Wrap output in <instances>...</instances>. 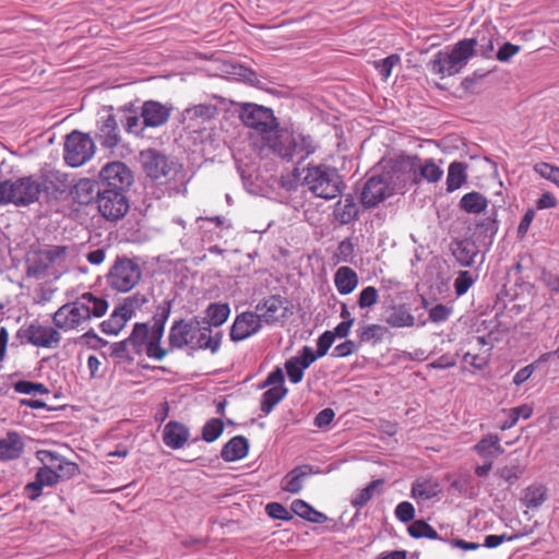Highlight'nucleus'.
Masks as SVG:
<instances>
[{
  "label": "nucleus",
  "mask_w": 559,
  "mask_h": 559,
  "mask_svg": "<svg viewBox=\"0 0 559 559\" xmlns=\"http://www.w3.org/2000/svg\"><path fill=\"white\" fill-rule=\"evenodd\" d=\"M183 115L187 119L205 122L217 115V107L211 104H199L187 108Z\"/></svg>",
  "instance_id": "nucleus-40"
},
{
  "label": "nucleus",
  "mask_w": 559,
  "mask_h": 559,
  "mask_svg": "<svg viewBox=\"0 0 559 559\" xmlns=\"http://www.w3.org/2000/svg\"><path fill=\"white\" fill-rule=\"evenodd\" d=\"M67 250L66 246H51L32 252L27 258V275L34 277L44 275L52 265L64 261Z\"/></svg>",
  "instance_id": "nucleus-13"
},
{
  "label": "nucleus",
  "mask_w": 559,
  "mask_h": 559,
  "mask_svg": "<svg viewBox=\"0 0 559 559\" xmlns=\"http://www.w3.org/2000/svg\"><path fill=\"white\" fill-rule=\"evenodd\" d=\"M290 508L296 515L311 523L321 524L328 520L325 514L316 510L308 502L301 499L294 500Z\"/></svg>",
  "instance_id": "nucleus-35"
},
{
  "label": "nucleus",
  "mask_w": 559,
  "mask_h": 559,
  "mask_svg": "<svg viewBox=\"0 0 559 559\" xmlns=\"http://www.w3.org/2000/svg\"><path fill=\"white\" fill-rule=\"evenodd\" d=\"M97 194L98 211L105 218L117 221L128 212L129 202L124 191L102 188Z\"/></svg>",
  "instance_id": "nucleus-14"
},
{
  "label": "nucleus",
  "mask_w": 559,
  "mask_h": 559,
  "mask_svg": "<svg viewBox=\"0 0 559 559\" xmlns=\"http://www.w3.org/2000/svg\"><path fill=\"white\" fill-rule=\"evenodd\" d=\"M285 369L292 383L297 384L302 380L305 368H301L299 358L292 357L288 359L285 364Z\"/></svg>",
  "instance_id": "nucleus-53"
},
{
  "label": "nucleus",
  "mask_w": 559,
  "mask_h": 559,
  "mask_svg": "<svg viewBox=\"0 0 559 559\" xmlns=\"http://www.w3.org/2000/svg\"><path fill=\"white\" fill-rule=\"evenodd\" d=\"M453 254L461 265L471 266L475 261L477 250L474 245L460 242Z\"/></svg>",
  "instance_id": "nucleus-45"
},
{
  "label": "nucleus",
  "mask_w": 559,
  "mask_h": 559,
  "mask_svg": "<svg viewBox=\"0 0 559 559\" xmlns=\"http://www.w3.org/2000/svg\"><path fill=\"white\" fill-rule=\"evenodd\" d=\"M354 245L350 239L342 240L335 253L336 262H349L354 257Z\"/></svg>",
  "instance_id": "nucleus-56"
},
{
  "label": "nucleus",
  "mask_w": 559,
  "mask_h": 559,
  "mask_svg": "<svg viewBox=\"0 0 559 559\" xmlns=\"http://www.w3.org/2000/svg\"><path fill=\"white\" fill-rule=\"evenodd\" d=\"M474 280L468 271H461L454 281V289L457 296L464 295L473 285Z\"/></svg>",
  "instance_id": "nucleus-57"
},
{
  "label": "nucleus",
  "mask_w": 559,
  "mask_h": 559,
  "mask_svg": "<svg viewBox=\"0 0 559 559\" xmlns=\"http://www.w3.org/2000/svg\"><path fill=\"white\" fill-rule=\"evenodd\" d=\"M56 326L41 325L40 323H32L26 329L25 334L28 342L37 347H52L61 341V335Z\"/></svg>",
  "instance_id": "nucleus-19"
},
{
  "label": "nucleus",
  "mask_w": 559,
  "mask_h": 559,
  "mask_svg": "<svg viewBox=\"0 0 559 559\" xmlns=\"http://www.w3.org/2000/svg\"><path fill=\"white\" fill-rule=\"evenodd\" d=\"M414 317L407 310L400 309L389 317L388 323L394 328H403L414 325Z\"/></svg>",
  "instance_id": "nucleus-55"
},
{
  "label": "nucleus",
  "mask_w": 559,
  "mask_h": 559,
  "mask_svg": "<svg viewBox=\"0 0 559 559\" xmlns=\"http://www.w3.org/2000/svg\"><path fill=\"white\" fill-rule=\"evenodd\" d=\"M382 331V328L378 324H369L365 325L358 330V336L361 342L368 343L372 340H379V333Z\"/></svg>",
  "instance_id": "nucleus-62"
},
{
  "label": "nucleus",
  "mask_w": 559,
  "mask_h": 559,
  "mask_svg": "<svg viewBox=\"0 0 559 559\" xmlns=\"http://www.w3.org/2000/svg\"><path fill=\"white\" fill-rule=\"evenodd\" d=\"M335 340V333L332 331H325L320 337L318 338L317 343V353L318 356H324L329 348L332 346Z\"/></svg>",
  "instance_id": "nucleus-63"
},
{
  "label": "nucleus",
  "mask_w": 559,
  "mask_h": 559,
  "mask_svg": "<svg viewBox=\"0 0 559 559\" xmlns=\"http://www.w3.org/2000/svg\"><path fill=\"white\" fill-rule=\"evenodd\" d=\"M170 314V302L164 301L156 309L153 318V325L136 323L128 341L133 354L145 353L148 358L162 360L170 352L163 348L160 341L164 335L165 323Z\"/></svg>",
  "instance_id": "nucleus-2"
},
{
  "label": "nucleus",
  "mask_w": 559,
  "mask_h": 559,
  "mask_svg": "<svg viewBox=\"0 0 559 559\" xmlns=\"http://www.w3.org/2000/svg\"><path fill=\"white\" fill-rule=\"evenodd\" d=\"M468 350L464 354L463 360L476 369L487 366L491 354L492 345L485 336H473L468 342Z\"/></svg>",
  "instance_id": "nucleus-18"
},
{
  "label": "nucleus",
  "mask_w": 559,
  "mask_h": 559,
  "mask_svg": "<svg viewBox=\"0 0 559 559\" xmlns=\"http://www.w3.org/2000/svg\"><path fill=\"white\" fill-rule=\"evenodd\" d=\"M205 314V318H201V320L207 322L209 328L221 326L227 321L230 308L228 304L213 302L206 308Z\"/></svg>",
  "instance_id": "nucleus-34"
},
{
  "label": "nucleus",
  "mask_w": 559,
  "mask_h": 559,
  "mask_svg": "<svg viewBox=\"0 0 559 559\" xmlns=\"http://www.w3.org/2000/svg\"><path fill=\"white\" fill-rule=\"evenodd\" d=\"M23 450V440L15 431H9L4 438L0 439V460L17 459Z\"/></svg>",
  "instance_id": "nucleus-29"
},
{
  "label": "nucleus",
  "mask_w": 559,
  "mask_h": 559,
  "mask_svg": "<svg viewBox=\"0 0 559 559\" xmlns=\"http://www.w3.org/2000/svg\"><path fill=\"white\" fill-rule=\"evenodd\" d=\"M383 485V479H377L371 481L365 488H362L352 500L354 507L361 508L366 506L374 496L379 488Z\"/></svg>",
  "instance_id": "nucleus-44"
},
{
  "label": "nucleus",
  "mask_w": 559,
  "mask_h": 559,
  "mask_svg": "<svg viewBox=\"0 0 559 559\" xmlns=\"http://www.w3.org/2000/svg\"><path fill=\"white\" fill-rule=\"evenodd\" d=\"M358 215V207L350 195L340 200L334 207V216L341 224L352 223Z\"/></svg>",
  "instance_id": "nucleus-36"
},
{
  "label": "nucleus",
  "mask_w": 559,
  "mask_h": 559,
  "mask_svg": "<svg viewBox=\"0 0 559 559\" xmlns=\"http://www.w3.org/2000/svg\"><path fill=\"white\" fill-rule=\"evenodd\" d=\"M443 175V170L436 164L432 158H428L423 163L417 162L418 182L426 180L427 182H438Z\"/></svg>",
  "instance_id": "nucleus-38"
},
{
  "label": "nucleus",
  "mask_w": 559,
  "mask_h": 559,
  "mask_svg": "<svg viewBox=\"0 0 559 559\" xmlns=\"http://www.w3.org/2000/svg\"><path fill=\"white\" fill-rule=\"evenodd\" d=\"M476 46V38H465L457 41L451 50L438 51L430 62L431 71L441 79L457 74L474 56Z\"/></svg>",
  "instance_id": "nucleus-5"
},
{
  "label": "nucleus",
  "mask_w": 559,
  "mask_h": 559,
  "mask_svg": "<svg viewBox=\"0 0 559 559\" xmlns=\"http://www.w3.org/2000/svg\"><path fill=\"white\" fill-rule=\"evenodd\" d=\"M395 516L403 523L411 522L415 518V508L411 502L403 501L396 506Z\"/></svg>",
  "instance_id": "nucleus-59"
},
{
  "label": "nucleus",
  "mask_w": 559,
  "mask_h": 559,
  "mask_svg": "<svg viewBox=\"0 0 559 559\" xmlns=\"http://www.w3.org/2000/svg\"><path fill=\"white\" fill-rule=\"evenodd\" d=\"M141 117L143 119L144 127L157 128L168 121L170 117V108L158 102L147 100L142 105Z\"/></svg>",
  "instance_id": "nucleus-22"
},
{
  "label": "nucleus",
  "mask_w": 559,
  "mask_h": 559,
  "mask_svg": "<svg viewBox=\"0 0 559 559\" xmlns=\"http://www.w3.org/2000/svg\"><path fill=\"white\" fill-rule=\"evenodd\" d=\"M265 511L272 519L288 521L292 519L288 510L278 502H271L266 504Z\"/></svg>",
  "instance_id": "nucleus-61"
},
{
  "label": "nucleus",
  "mask_w": 559,
  "mask_h": 559,
  "mask_svg": "<svg viewBox=\"0 0 559 559\" xmlns=\"http://www.w3.org/2000/svg\"><path fill=\"white\" fill-rule=\"evenodd\" d=\"M189 438L190 431L181 423L171 420L164 427L163 441L170 449L177 450L183 448Z\"/></svg>",
  "instance_id": "nucleus-24"
},
{
  "label": "nucleus",
  "mask_w": 559,
  "mask_h": 559,
  "mask_svg": "<svg viewBox=\"0 0 559 559\" xmlns=\"http://www.w3.org/2000/svg\"><path fill=\"white\" fill-rule=\"evenodd\" d=\"M287 394V389L284 385H275L270 388L262 394L260 409L264 414H270L274 406L278 404Z\"/></svg>",
  "instance_id": "nucleus-39"
},
{
  "label": "nucleus",
  "mask_w": 559,
  "mask_h": 559,
  "mask_svg": "<svg viewBox=\"0 0 559 559\" xmlns=\"http://www.w3.org/2000/svg\"><path fill=\"white\" fill-rule=\"evenodd\" d=\"M401 62L399 55H390L384 59L373 61V67L379 71L381 76L386 80L392 73V69Z\"/></svg>",
  "instance_id": "nucleus-49"
},
{
  "label": "nucleus",
  "mask_w": 559,
  "mask_h": 559,
  "mask_svg": "<svg viewBox=\"0 0 559 559\" xmlns=\"http://www.w3.org/2000/svg\"><path fill=\"white\" fill-rule=\"evenodd\" d=\"M304 185L317 198L332 200L342 193L343 180L334 167L325 164H309Z\"/></svg>",
  "instance_id": "nucleus-6"
},
{
  "label": "nucleus",
  "mask_w": 559,
  "mask_h": 559,
  "mask_svg": "<svg viewBox=\"0 0 559 559\" xmlns=\"http://www.w3.org/2000/svg\"><path fill=\"white\" fill-rule=\"evenodd\" d=\"M520 46L511 43H504L497 52V59L501 62L509 61L514 55L520 51Z\"/></svg>",
  "instance_id": "nucleus-64"
},
{
  "label": "nucleus",
  "mask_w": 559,
  "mask_h": 559,
  "mask_svg": "<svg viewBox=\"0 0 559 559\" xmlns=\"http://www.w3.org/2000/svg\"><path fill=\"white\" fill-rule=\"evenodd\" d=\"M140 265L128 258H117L107 275L108 286L119 293L132 290L141 281Z\"/></svg>",
  "instance_id": "nucleus-11"
},
{
  "label": "nucleus",
  "mask_w": 559,
  "mask_h": 559,
  "mask_svg": "<svg viewBox=\"0 0 559 559\" xmlns=\"http://www.w3.org/2000/svg\"><path fill=\"white\" fill-rule=\"evenodd\" d=\"M108 301L92 293H84L75 300L61 306L52 316L55 326L63 332H85L90 336L91 322L104 317Z\"/></svg>",
  "instance_id": "nucleus-1"
},
{
  "label": "nucleus",
  "mask_w": 559,
  "mask_h": 559,
  "mask_svg": "<svg viewBox=\"0 0 559 559\" xmlns=\"http://www.w3.org/2000/svg\"><path fill=\"white\" fill-rule=\"evenodd\" d=\"M358 283V274L349 266H341L334 274V285L340 295H349L356 289Z\"/></svg>",
  "instance_id": "nucleus-28"
},
{
  "label": "nucleus",
  "mask_w": 559,
  "mask_h": 559,
  "mask_svg": "<svg viewBox=\"0 0 559 559\" xmlns=\"http://www.w3.org/2000/svg\"><path fill=\"white\" fill-rule=\"evenodd\" d=\"M534 171L542 178L552 182L559 188V167L550 163L540 162L534 165Z\"/></svg>",
  "instance_id": "nucleus-47"
},
{
  "label": "nucleus",
  "mask_w": 559,
  "mask_h": 559,
  "mask_svg": "<svg viewBox=\"0 0 559 559\" xmlns=\"http://www.w3.org/2000/svg\"><path fill=\"white\" fill-rule=\"evenodd\" d=\"M132 317L128 314V310L118 306L115 308L110 317L100 323V330L108 335L118 334Z\"/></svg>",
  "instance_id": "nucleus-31"
},
{
  "label": "nucleus",
  "mask_w": 559,
  "mask_h": 559,
  "mask_svg": "<svg viewBox=\"0 0 559 559\" xmlns=\"http://www.w3.org/2000/svg\"><path fill=\"white\" fill-rule=\"evenodd\" d=\"M547 488L542 484H532L522 492V503L532 509L540 507L547 500Z\"/></svg>",
  "instance_id": "nucleus-33"
},
{
  "label": "nucleus",
  "mask_w": 559,
  "mask_h": 559,
  "mask_svg": "<svg viewBox=\"0 0 559 559\" xmlns=\"http://www.w3.org/2000/svg\"><path fill=\"white\" fill-rule=\"evenodd\" d=\"M474 451L480 457L492 461L504 453V448L498 435L488 433L474 445Z\"/></svg>",
  "instance_id": "nucleus-27"
},
{
  "label": "nucleus",
  "mask_w": 559,
  "mask_h": 559,
  "mask_svg": "<svg viewBox=\"0 0 559 559\" xmlns=\"http://www.w3.org/2000/svg\"><path fill=\"white\" fill-rule=\"evenodd\" d=\"M168 342L170 349L189 347L192 350L209 349L214 354L221 346V333L213 336L207 322L193 317L175 321L169 330Z\"/></svg>",
  "instance_id": "nucleus-3"
},
{
  "label": "nucleus",
  "mask_w": 559,
  "mask_h": 559,
  "mask_svg": "<svg viewBox=\"0 0 559 559\" xmlns=\"http://www.w3.org/2000/svg\"><path fill=\"white\" fill-rule=\"evenodd\" d=\"M262 328L261 317L257 312L245 311L238 314L230 329V338L243 341L258 333Z\"/></svg>",
  "instance_id": "nucleus-17"
},
{
  "label": "nucleus",
  "mask_w": 559,
  "mask_h": 559,
  "mask_svg": "<svg viewBox=\"0 0 559 559\" xmlns=\"http://www.w3.org/2000/svg\"><path fill=\"white\" fill-rule=\"evenodd\" d=\"M441 491L440 483L432 477H421L416 479L412 485V497L417 502L430 500Z\"/></svg>",
  "instance_id": "nucleus-26"
},
{
  "label": "nucleus",
  "mask_w": 559,
  "mask_h": 559,
  "mask_svg": "<svg viewBox=\"0 0 559 559\" xmlns=\"http://www.w3.org/2000/svg\"><path fill=\"white\" fill-rule=\"evenodd\" d=\"M389 186L383 176L369 178L361 192V203L366 207L376 206L385 199Z\"/></svg>",
  "instance_id": "nucleus-21"
},
{
  "label": "nucleus",
  "mask_w": 559,
  "mask_h": 559,
  "mask_svg": "<svg viewBox=\"0 0 559 559\" xmlns=\"http://www.w3.org/2000/svg\"><path fill=\"white\" fill-rule=\"evenodd\" d=\"M95 151L92 138L79 131L70 133L64 143V160L71 167H78L87 162Z\"/></svg>",
  "instance_id": "nucleus-12"
},
{
  "label": "nucleus",
  "mask_w": 559,
  "mask_h": 559,
  "mask_svg": "<svg viewBox=\"0 0 559 559\" xmlns=\"http://www.w3.org/2000/svg\"><path fill=\"white\" fill-rule=\"evenodd\" d=\"M14 390L21 394H47L48 389L43 383H35L27 380H21L14 383Z\"/></svg>",
  "instance_id": "nucleus-50"
},
{
  "label": "nucleus",
  "mask_w": 559,
  "mask_h": 559,
  "mask_svg": "<svg viewBox=\"0 0 559 559\" xmlns=\"http://www.w3.org/2000/svg\"><path fill=\"white\" fill-rule=\"evenodd\" d=\"M223 430L224 424L221 419H211L203 426L202 438L206 442H214L223 433Z\"/></svg>",
  "instance_id": "nucleus-48"
},
{
  "label": "nucleus",
  "mask_w": 559,
  "mask_h": 559,
  "mask_svg": "<svg viewBox=\"0 0 559 559\" xmlns=\"http://www.w3.org/2000/svg\"><path fill=\"white\" fill-rule=\"evenodd\" d=\"M96 136L100 145L105 148L111 150L119 144L121 138L119 134L117 120L112 114H109L107 117L99 121Z\"/></svg>",
  "instance_id": "nucleus-23"
},
{
  "label": "nucleus",
  "mask_w": 559,
  "mask_h": 559,
  "mask_svg": "<svg viewBox=\"0 0 559 559\" xmlns=\"http://www.w3.org/2000/svg\"><path fill=\"white\" fill-rule=\"evenodd\" d=\"M103 188L126 191L133 181V176L128 166L122 162L107 164L100 170Z\"/></svg>",
  "instance_id": "nucleus-16"
},
{
  "label": "nucleus",
  "mask_w": 559,
  "mask_h": 559,
  "mask_svg": "<svg viewBox=\"0 0 559 559\" xmlns=\"http://www.w3.org/2000/svg\"><path fill=\"white\" fill-rule=\"evenodd\" d=\"M39 199V183L36 176H24L16 180L0 182V205L26 206Z\"/></svg>",
  "instance_id": "nucleus-7"
},
{
  "label": "nucleus",
  "mask_w": 559,
  "mask_h": 559,
  "mask_svg": "<svg viewBox=\"0 0 559 559\" xmlns=\"http://www.w3.org/2000/svg\"><path fill=\"white\" fill-rule=\"evenodd\" d=\"M487 199L479 192H469L462 197L460 206L467 213L479 214L486 210Z\"/></svg>",
  "instance_id": "nucleus-41"
},
{
  "label": "nucleus",
  "mask_w": 559,
  "mask_h": 559,
  "mask_svg": "<svg viewBox=\"0 0 559 559\" xmlns=\"http://www.w3.org/2000/svg\"><path fill=\"white\" fill-rule=\"evenodd\" d=\"M123 126L129 133H133L136 135L142 134L144 129L146 128L143 124L142 117L134 114L126 116Z\"/></svg>",
  "instance_id": "nucleus-58"
},
{
  "label": "nucleus",
  "mask_w": 559,
  "mask_h": 559,
  "mask_svg": "<svg viewBox=\"0 0 559 559\" xmlns=\"http://www.w3.org/2000/svg\"><path fill=\"white\" fill-rule=\"evenodd\" d=\"M522 473L523 471L518 465L503 466L498 471V475L510 485L515 484Z\"/></svg>",
  "instance_id": "nucleus-60"
},
{
  "label": "nucleus",
  "mask_w": 559,
  "mask_h": 559,
  "mask_svg": "<svg viewBox=\"0 0 559 559\" xmlns=\"http://www.w3.org/2000/svg\"><path fill=\"white\" fill-rule=\"evenodd\" d=\"M262 141L272 153L286 160H292L298 155L306 159L317 151V144L311 136L295 133L280 126Z\"/></svg>",
  "instance_id": "nucleus-4"
},
{
  "label": "nucleus",
  "mask_w": 559,
  "mask_h": 559,
  "mask_svg": "<svg viewBox=\"0 0 559 559\" xmlns=\"http://www.w3.org/2000/svg\"><path fill=\"white\" fill-rule=\"evenodd\" d=\"M239 119L263 139L278 127L277 118L271 108L254 103L239 104Z\"/></svg>",
  "instance_id": "nucleus-10"
},
{
  "label": "nucleus",
  "mask_w": 559,
  "mask_h": 559,
  "mask_svg": "<svg viewBox=\"0 0 559 559\" xmlns=\"http://www.w3.org/2000/svg\"><path fill=\"white\" fill-rule=\"evenodd\" d=\"M290 310V302L281 295H271L258 302L255 312L261 321L273 324L284 320Z\"/></svg>",
  "instance_id": "nucleus-15"
},
{
  "label": "nucleus",
  "mask_w": 559,
  "mask_h": 559,
  "mask_svg": "<svg viewBox=\"0 0 559 559\" xmlns=\"http://www.w3.org/2000/svg\"><path fill=\"white\" fill-rule=\"evenodd\" d=\"M313 473V467L309 464L296 466L282 479L281 487L284 491L298 493L307 476Z\"/></svg>",
  "instance_id": "nucleus-25"
},
{
  "label": "nucleus",
  "mask_w": 559,
  "mask_h": 559,
  "mask_svg": "<svg viewBox=\"0 0 559 559\" xmlns=\"http://www.w3.org/2000/svg\"><path fill=\"white\" fill-rule=\"evenodd\" d=\"M140 157L146 176L158 183H167L174 180L182 170V165L169 159L166 155L154 148L141 152Z\"/></svg>",
  "instance_id": "nucleus-8"
},
{
  "label": "nucleus",
  "mask_w": 559,
  "mask_h": 559,
  "mask_svg": "<svg viewBox=\"0 0 559 559\" xmlns=\"http://www.w3.org/2000/svg\"><path fill=\"white\" fill-rule=\"evenodd\" d=\"M36 457L43 463V467L55 469L61 474L64 469L74 471L76 465L67 462L60 454L50 450H39L36 452Z\"/></svg>",
  "instance_id": "nucleus-32"
},
{
  "label": "nucleus",
  "mask_w": 559,
  "mask_h": 559,
  "mask_svg": "<svg viewBox=\"0 0 559 559\" xmlns=\"http://www.w3.org/2000/svg\"><path fill=\"white\" fill-rule=\"evenodd\" d=\"M61 477V474L55 469H50L48 467H40L36 472L35 478L44 486L51 487L55 486Z\"/></svg>",
  "instance_id": "nucleus-54"
},
{
  "label": "nucleus",
  "mask_w": 559,
  "mask_h": 559,
  "mask_svg": "<svg viewBox=\"0 0 559 559\" xmlns=\"http://www.w3.org/2000/svg\"><path fill=\"white\" fill-rule=\"evenodd\" d=\"M36 179L37 183H39V195L46 193L47 195L56 197L68 189L67 176L57 170H41L36 176Z\"/></svg>",
  "instance_id": "nucleus-20"
},
{
  "label": "nucleus",
  "mask_w": 559,
  "mask_h": 559,
  "mask_svg": "<svg viewBox=\"0 0 559 559\" xmlns=\"http://www.w3.org/2000/svg\"><path fill=\"white\" fill-rule=\"evenodd\" d=\"M248 440L242 436L231 438L222 449L221 456L226 462L243 459L248 454Z\"/></svg>",
  "instance_id": "nucleus-30"
},
{
  "label": "nucleus",
  "mask_w": 559,
  "mask_h": 559,
  "mask_svg": "<svg viewBox=\"0 0 559 559\" xmlns=\"http://www.w3.org/2000/svg\"><path fill=\"white\" fill-rule=\"evenodd\" d=\"M507 413L508 419L501 424V430H508L512 428L516 425L520 418L528 419L533 415V406L528 404H522L520 406L508 409Z\"/></svg>",
  "instance_id": "nucleus-42"
},
{
  "label": "nucleus",
  "mask_w": 559,
  "mask_h": 559,
  "mask_svg": "<svg viewBox=\"0 0 559 559\" xmlns=\"http://www.w3.org/2000/svg\"><path fill=\"white\" fill-rule=\"evenodd\" d=\"M417 162L419 157L399 155L385 160L383 177L392 189H403L409 183H418Z\"/></svg>",
  "instance_id": "nucleus-9"
},
{
  "label": "nucleus",
  "mask_w": 559,
  "mask_h": 559,
  "mask_svg": "<svg viewBox=\"0 0 559 559\" xmlns=\"http://www.w3.org/2000/svg\"><path fill=\"white\" fill-rule=\"evenodd\" d=\"M378 301H379L378 289L373 286H367L360 292L357 302L361 309H365V308H371L372 306L377 305Z\"/></svg>",
  "instance_id": "nucleus-52"
},
{
  "label": "nucleus",
  "mask_w": 559,
  "mask_h": 559,
  "mask_svg": "<svg viewBox=\"0 0 559 559\" xmlns=\"http://www.w3.org/2000/svg\"><path fill=\"white\" fill-rule=\"evenodd\" d=\"M147 302L148 297L145 294L135 293L132 296L127 297L120 306L128 310V314L132 317L135 310L141 309Z\"/></svg>",
  "instance_id": "nucleus-51"
},
{
  "label": "nucleus",
  "mask_w": 559,
  "mask_h": 559,
  "mask_svg": "<svg viewBox=\"0 0 559 559\" xmlns=\"http://www.w3.org/2000/svg\"><path fill=\"white\" fill-rule=\"evenodd\" d=\"M466 165L460 162H453L448 168L447 190L453 192L460 189L466 181Z\"/></svg>",
  "instance_id": "nucleus-37"
},
{
  "label": "nucleus",
  "mask_w": 559,
  "mask_h": 559,
  "mask_svg": "<svg viewBox=\"0 0 559 559\" xmlns=\"http://www.w3.org/2000/svg\"><path fill=\"white\" fill-rule=\"evenodd\" d=\"M408 534L414 538L426 537L428 539H438V532L423 520L414 521L407 528Z\"/></svg>",
  "instance_id": "nucleus-43"
},
{
  "label": "nucleus",
  "mask_w": 559,
  "mask_h": 559,
  "mask_svg": "<svg viewBox=\"0 0 559 559\" xmlns=\"http://www.w3.org/2000/svg\"><path fill=\"white\" fill-rule=\"evenodd\" d=\"M72 194L80 203H88L94 197V183L90 179H81L73 188Z\"/></svg>",
  "instance_id": "nucleus-46"
}]
</instances>
